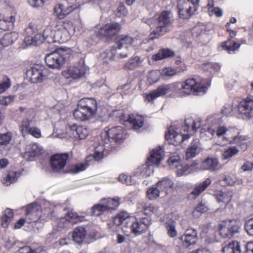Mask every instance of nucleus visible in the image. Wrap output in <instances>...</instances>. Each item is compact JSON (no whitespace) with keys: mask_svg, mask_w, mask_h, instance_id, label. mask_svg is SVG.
<instances>
[{"mask_svg":"<svg viewBox=\"0 0 253 253\" xmlns=\"http://www.w3.org/2000/svg\"><path fill=\"white\" fill-rule=\"evenodd\" d=\"M202 125L201 120L196 119L193 120L192 118H188L185 120V125L182 126V130L184 132H187V134H179L173 127L170 126L165 134V138L167 140H171L173 139L177 143H180L185 139L190 137V135L193 133L199 128Z\"/></svg>","mask_w":253,"mask_h":253,"instance_id":"nucleus-1","label":"nucleus"},{"mask_svg":"<svg viewBox=\"0 0 253 253\" xmlns=\"http://www.w3.org/2000/svg\"><path fill=\"white\" fill-rule=\"evenodd\" d=\"M97 109L96 101L92 98L81 100L73 113L75 118L78 120L85 121L93 117Z\"/></svg>","mask_w":253,"mask_h":253,"instance_id":"nucleus-2","label":"nucleus"},{"mask_svg":"<svg viewBox=\"0 0 253 253\" xmlns=\"http://www.w3.org/2000/svg\"><path fill=\"white\" fill-rule=\"evenodd\" d=\"M157 19L158 26L149 35V39L151 40L159 38L167 33L168 27L173 21L171 13L169 11H163Z\"/></svg>","mask_w":253,"mask_h":253,"instance_id":"nucleus-3","label":"nucleus"},{"mask_svg":"<svg viewBox=\"0 0 253 253\" xmlns=\"http://www.w3.org/2000/svg\"><path fill=\"white\" fill-rule=\"evenodd\" d=\"M198 240L197 231L190 228L185 230L183 235L174 240L173 245L178 249L189 248L195 245Z\"/></svg>","mask_w":253,"mask_h":253,"instance_id":"nucleus-4","label":"nucleus"},{"mask_svg":"<svg viewBox=\"0 0 253 253\" xmlns=\"http://www.w3.org/2000/svg\"><path fill=\"white\" fill-rule=\"evenodd\" d=\"M69 37L68 31L64 27L58 30H52L51 28L47 27L44 29L42 34V39L48 43L64 42Z\"/></svg>","mask_w":253,"mask_h":253,"instance_id":"nucleus-5","label":"nucleus"},{"mask_svg":"<svg viewBox=\"0 0 253 253\" xmlns=\"http://www.w3.org/2000/svg\"><path fill=\"white\" fill-rule=\"evenodd\" d=\"M69 55L62 49L47 54L45 58L46 65L52 69H60L66 61Z\"/></svg>","mask_w":253,"mask_h":253,"instance_id":"nucleus-6","label":"nucleus"},{"mask_svg":"<svg viewBox=\"0 0 253 253\" xmlns=\"http://www.w3.org/2000/svg\"><path fill=\"white\" fill-rule=\"evenodd\" d=\"M163 152L161 148L153 150L151 153L150 157L148 159L147 164L139 167L137 169V173L145 177L150 175V163L158 166L163 159Z\"/></svg>","mask_w":253,"mask_h":253,"instance_id":"nucleus-7","label":"nucleus"},{"mask_svg":"<svg viewBox=\"0 0 253 253\" xmlns=\"http://www.w3.org/2000/svg\"><path fill=\"white\" fill-rule=\"evenodd\" d=\"M49 74L48 70L43 66L35 65L27 71L26 75L33 83H41L45 80Z\"/></svg>","mask_w":253,"mask_h":253,"instance_id":"nucleus-8","label":"nucleus"},{"mask_svg":"<svg viewBox=\"0 0 253 253\" xmlns=\"http://www.w3.org/2000/svg\"><path fill=\"white\" fill-rule=\"evenodd\" d=\"M181 88L185 95L192 93L195 95L204 94L207 89L203 84L198 83L193 78L186 80L181 84Z\"/></svg>","mask_w":253,"mask_h":253,"instance_id":"nucleus-9","label":"nucleus"},{"mask_svg":"<svg viewBox=\"0 0 253 253\" xmlns=\"http://www.w3.org/2000/svg\"><path fill=\"white\" fill-rule=\"evenodd\" d=\"M120 204L119 198H108L103 201L102 204L94 205L91 209L92 212L95 216H99L102 213L110 210H115Z\"/></svg>","mask_w":253,"mask_h":253,"instance_id":"nucleus-10","label":"nucleus"},{"mask_svg":"<svg viewBox=\"0 0 253 253\" xmlns=\"http://www.w3.org/2000/svg\"><path fill=\"white\" fill-rule=\"evenodd\" d=\"M68 153L56 154L52 156L50 159V164L52 170L54 172L66 173L64 168L68 159Z\"/></svg>","mask_w":253,"mask_h":253,"instance_id":"nucleus-11","label":"nucleus"},{"mask_svg":"<svg viewBox=\"0 0 253 253\" xmlns=\"http://www.w3.org/2000/svg\"><path fill=\"white\" fill-rule=\"evenodd\" d=\"M197 0H178L177 8L180 18L185 19L193 14L196 10Z\"/></svg>","mask_w":253,"mask_h":253,"instance_id":"nucleus-12","label":"nucleus"},{"mask_svg":"<svg viewBox=\"0 0 253 253\" xmlns=\"http://www.w3.org/2000/svg\"><path fill=\"white\" fill-rule=\"evenodd\" d=\"M121 30V25L118 23L107 24L99 30V34L102 37L110 38L116 36Z\"/></svg>","mask_w":253,"mask_h":253,"instance_id":"nucleus-13","label":"nucleus"},{"mask_svg":"<svg viewBox=\"0 0 253 253\" xmlns=\"http://www.w3.org/2000/svg\"><path fill=\"white\" fill-rule=\"evenodd\" d=\"M238 111L244 119L253 117V100L247 98L241 101L239 105Z\"/></svg>","mask_w":253,"mask_h":253,"instance_id":"nucleus-14","label":"nucleus"},{"mask_svg":"<svg viewBox=\"0 0 253 253\" xmlns=\"http://www.w3.org/2000/svg\"><path fill=\"white\" fill-rule=\"evenodd\" d=\"M201 168L203 170L213 172L218 170L221 168V165L217 158L208 157L203 161Z\"/></svg>","mask_w":253,"mask_h":253,"instance_id":"nucleus-15","label":"nucleus"},{"mask_svg":"<svg viewBox=\"0 0 253 253\" xmlns=\"http://www.w3.org/2000/svg\"><path fill=\"white\" fill-rule=\"evenodd\" d=\"M85 72V67L82 65H79L77 67H70L67 70L63 72V75L66 78H72L76 79L83 77Z\"/></svg>","mask_w":253,"mask_h":253,"instance_id":"nucleus-16","label":"nucleus"},{"mask_svg":"<svg viewBox=\"0 0 253 253\" xmlns=\"http://www.w3.org/2000/svg\"><path fill=\"white\" fill-rule=\"evenodd\" d=\"M120 120L125 122H129L132 125L134 130H138L142 127L144 123V119L141 116L133 117L130 115L122 114L120 116Z\"/></svg>","mask_w":253,"mask_h":253,"instance_id":"nucleus-17","label":"nucleus"},{"mask_svg":"<svg viewBox=\"0 0 253 253\" xmlns=\"http://www.w3.org/2000/svg\"><path fill=\"white\" fill-rule=\"evenodd\" d=\"M32 123V121L28 118L24 119L20 125L21 131L23 134L28 132L36 138H39L41 136L40 130L37 127H30Z\"/></svg>","mask_w":253,"mask_h":253,"instance_id":"nucleus-18","label":"nucleus"},{"mask_svg":"<svg viewBox=\"0 0 253 253\" xmlns=\"http://www.w3.org/2000/svg\"><path fill=\"white\" fill-rule=\"evenodd\" d=\"M18 34L16 32L7 33L3 34L0 31V51L4 47L11 45L18 38Z\"/></svg>","mask_w":253,"mask_h":253,"instance_id":"nucleus-19","label":"nucleus"},{"mask_svg":"<svg viewBox=\"0 0 253 253\" xmlns=\"http://www.w3.org/2000/svg\"><path fill=\"white\" fill-rule=\"evenodd\" d=\"M168 84H163L160 85L156 90H153L146 96V99L149 102L153 101L154 99L165 95L169 92Z\"/></svg>","mask_w":253,"mask_h":253,"instance_id":"nucleus-20","label":"nucleus"},{"mask_svg":"<svg viewBox=\"0 0 253 253\" xmlns=\"http://www.w3.org/2000/svg\"><path fill=\"white\" fill-rule=\"evenodd\" d=\"M129 216L126 211L119 213L113 219V222L117 226L123 225L122 229L125 230V226L127 228L129 225Z\"/></svg>","mask_w":253,"mask_h":253,"instance_id":"nucleus-21","label":"nucleus"},{"mask_svg":"<svg viewBox=\"0 0 253 253\" xmlns=\"http://www.w3.org/2000/svg\"><path fill=\"white\" fill-rule=\"evenodd\" d=\"M86 235L85 228L82 226L76 228L73 233L72 238L73 241L79 245H81L84 241Z\"/></svg>","mask_w":253,"mask_h":253,"instance_id":"nucleus-22","label":"nucleus"},{"mask_svg":"<svg viewBox=\"0 0 253 253\" xmlns=\"http://www.w3.org/2000/svg\"><path fill=\"white\" fill-rule=\"evenodd\" d=\"M73 10L72 6L65 7L63 4H59L55 6L54 13L58 19H62Z\"/></svg>","mask_w":253,"mask_h":253,"instance_id":"nucleus-23","label":"nucleus"},{"mask_svg":"<svg viewBox=\"0 0 253 253\" xmlns=\"http://www.w3.org/2000/svg\"><path fill=\"white\" fill-rule=\"evenodd\" d=\"M200 152V141L196 139L193 141L190 147L187 149L186 153L187 160L193 158Z\"/></svg>","mask_w":253,"mask_h":253,"instance_id":"nucleus-24","label":"nucleus"},{"mask_svg":"<svg viewBox=\"0 0 253 253\" xmlns=\"http://www.w3.org/2000/svg\"><path fill=\"white\" fill-rule=\"evenodd\" d=\"M223 253H241L240 245L237 241H232L222 245Z\"/></svg>","mask_w":253,"mask_h":253,"instance_id":"nucleus-25","label":"nucleus"},{"mask_svg":"<svg viewBox=\"0 0 253 253\" xmlns=\"http://www.w3.org/2000/svg\"><path fill=\"white\" fill-rule=\"evenodd\" d=\"M15 20V17L13 16L0 18V31L3 33V31L12 29L14 26Z\"/></svg>","mask_w":253,"mask_h":253,"instance_id":"nucleus-26","label":"nucleus"},{"mask_svg":"<svg viewBox=\"0 0 253 253\" xmlns=\"http://www.w3.org/2000/svg\"><path fill=\"white\" fill-rule=\"evenodd\" d=\"M42 151V148L38 144H33L30 146L29 151L25 152L24 157L32 161L35 157L41 154Z\"/></svg>","mask_w":253,"mask_h":253,"instance_id":"nucleus-27","label":"nucleus"},{"mask_svg":"<svg viewBox=\"0 0 253 253\" xmlns=\"http://www.w3.org/2000/svg\"><path fill=\"white\" fill-rule=\"evenodd\" d=\"M122 127L118 126L112 127L108 131H105L101 134V137L104 139V142L107 144L110 140L112 141L115 138V136L119 132L122 131Z\"/></svg>","mask_w":253,"mask_h":253,"instance_id":"nucleus-28","label":"nucleus"},{"mask_svg":"<svg viewBox=\"0 0 253 253\" xmlns=\"http://www.w3.org/2000/svg\"><path fill=\"white\" fill-rule=\"evenodd\" d=\"M117 48L115 47L112 46L106 49L103 52L100 56L104 63H108L115 59L116 57Z\"/></svg>","mask_w":253,"mask_h":253,"instance_id":"nucleus-29","label":"nucleus"},{"mask_svg":"<svg viewBox=\"0 0 253 253\" xmlns=\"http://www.w3.org/2000/svg\"><path fill=\"white\" fill-rule=\"evenodd\" d=\"M174 55V52L171 49L168 48H162L159 50L157 53L153 55L152 59L158 61L173 57Z\"/></svg>","mask_w":253,"mask_h":253,"instance_id":"nucleus-30","label":"nucleus"},{"mask_svg":"<svg viewBox=\"0 0 253 253\" xmlns=\"http://www.w3.org/2000/svg\"><path fill=\"white\" fill-rule=\"evenodd\" d=\"M116 42H118V46H125L126 48L133 49L131 46L133 42V39L127 35H122L121 36L118 37L116 39Z\"/></svg>","mask_w":253,"mask_h":253,"instance_id":"nucleus-31","label":"nucleus"},{"mask_svg":"<svg viewBox=\"0 0 253 253\" xmlns=\"http://www.w3.org/2000/svg\"><path fill=\"white\" fill-rule=\"evenodd\" d=\"M211 180L210 178L206 179L201 184L196 186L193 191L190 193L191 195H193V198L199 196L200 194L203 192L209 185L211 183Z\"/></svg>","mask_w":253,"mask_h":253,"instance_id":"nucleus-32","label":"nucleus"},{"mask_svg":"<svg viewBox=\"0 0 253 253\" xmlns=\"http://www.w3.org/2000/svg\"><path fill=\"white\" fill-rule=\"evenodd\" d=\"M173 185L172 181L170 179H164L159 181L156 184L157 187L160 189V192L165 191L166 194L167 190L171 188Z\"/></svg>","mask_w":253,"mask_h":253,"instance_id":"nucleus-33","label":"nucleus"},{"mask_svg":"<svg viewBox=\"0 0 253 253\" xmlns=\"http://www.w3.org/2000/svg\"><path fill=\"white\" fill-rule=\"evenodd\" d=\"M140 63V57L136 56L129 59L124 65V68L125 69L133 70L138 67Z\"/></svg>","mask_w":253,"mask_h":253,"instance_id":"nucleus-34","label":"nucleus"},{"mask_svg":"<svg viewBox=\"0 0 253 253\" xmlns=\"http://www.w3.org/2000/svg\"><path fill=\"white\" fill-rule=\"evenodd\" d=\"M219 233L220 235L224 238H231L232 235L228 228L227 222H224L219 225Z\"/></svg>","mask_w":253,"mask_h":253,"instance_id":"nucleus-35","label":"nucleus"},{"mask_svg":"<svg viewBox=\"0 0 253 253\" xmlns=\"http://www.w3.org/2000/svg\"><path fill=\"white\" fill-rule=\"evenodd\" d=\"M13 216V213L11 210L7 209L5 210L3 216L1 220V225L6 228L11 221Z\"/></svg>","mask_w":253,"mask_h":253,"instance_id":"nucleus-36","label":"nucleus"},{"mask_svg":"<svg viewBox=\"0 0 253 253\" xmlns=\"http://www.w3.org/2000/svg\"><path fill=\"white\" fill-rule=\"evenodd\" d=\"M84 217L79 216L76 212L70 211L68 212L65 216V220L69 222H72L74 223H78L84 221Z\"/></svg>","mask_w":253,"mask_h":253,"instance_id":"nucleus-37","label":"nucleus"},{"mask_svg":"<svg viewBox=\"0 0 253 253\" xmlns=\"http://www.w3.org/2000/svg\"><path fill=\"white\" fill-rule=\"evenodd\" d=\"M25 33L26 34L24 39V41L26 44H33L34 38L33 35L34 34V27L31 25H29L28 27L25 29Z\"/></svg>","mask_w":253,"mask_h":253,"instance_id":"nucleus-38","label":"nucleus"},{"mask_svg":"<svg viewBox=\"0 0 253 253\" xmlns=\"http://www.w3.org/2000/svg\"><path fill=\"white\" fill-rule=\"evenodd\" d=\"M128 226L131 228L132 232L135 235L140 234L146 230L140 221H137L130 223Z\"/></svg>","mask_w":253,"mask_h":253,"instance_id":"nucleus-39","label":"nucleus"},{"mask_svg":"<svg viewBox=\"0 0 253 253\" xmlns=\"http://www.w3.org/2000/svg\"><path fill=\"white\" fill-rule=\"evenodd\" d=\"M228 228L231 232L232 237L239 232L241 223L239 221L236 220H232L227 222Z\"/></svg>","mask_w":253,"mask_h":253,"instance_id":"nucleus-40","label":"nucleus"},{"mask_svg":"<svg viewBox=\"0 0 253 253\" xmlns=\"http://www.w3.org/2000/svg\"><path fill=\"white\" fill-rule=\"evenodd\" d=\"M166 228L167 229L168 236L171 238H175L177 235V232L175 228V223L174 222L166 223Z\"/></svg>","mask_w":253,"mask_h":253,"instance_id":"nucleus-41","label":"nucleus"},{"mask_svg":"<svg viewBox=\"0 0 253 253\" xmlns=\"http://www.w3.org/2000/svg\"><path fill=\"white\" fill-rule=\"evenodd\" d=\"M12 137V134L10 132L0 134V146L7 145L9 144Z\"/></svg>","mask_w":253,"mask_h":253,"instance_id":"nucleus-42","label":"nucleus"},{"mask_svg":"<svg viewBox=\"0 0 253 253\" xmlns=\"http://www.w3.org/2000/svg\"><path fill=\"white\" fill-rule=\"evenodd\" d=\"M160 192V189L156 185L148 190L147 197L151 200H155L159 196Z\"/></svg>","mask_w":253,"mask_h":253,"instance_id":"nucleus-43","label":"nucleus"},{"mask_svg":"<svg viewBox=\"0 0 253 253\" xmlns=\"http://www.w3.org/2000/svg\"><path fill=\"white\" fill-rule=\"evenodd\" d=\"M126 50L125 46H119L117 49L116 57L118 58H124L128 56V55L130 54V52L132 49L127 48Z\"/></svg>","mask_w":253,"mask_h":253,"instance_id":"nucleus-44","label":"nucleus"},{"mask_svg":"<svg viewBox=\"0 0 253 253\" xmlns=\"http://www.w3.org/2000/svg\"><path fill=\"white\" fill-rule=\"evenodd\" d=\"M16 173L15 172H11L7 174L6 176L2 180V183L8 186L17 180Z\"/></svg>","mask_w":253,"mask_h":253,"instance_id":"nucleus-45","label":"nucleus"},{"mask_svg":"<svg viewBox=\"0 0 253 253\" xmlns=\"http://www.w3.org/2000/svg\"><path fill=\"white\" fill-rule=\"evenodd\" d=\"M16 173L15 172H11L7 174L6 176L2 180V183L8 186L17 180Z\"/></svg>","mask_w":253,"mask_h":253,"instance_id":"nucleus-46","label":"nucleus"},{"mask_svg":"<svg viewBox=\"0 0 253 253\" xmlns=\"http://www.w3.org/2000/svg\"><path fill=\"white\" fill-rule=\"evenodd\" d=\"M240 46V44L233 42L230 40L224 43L223 47L227 50L229 52L234 51Z\"/></svg>","mask_w":253,"mask_h":253,"instance_id":"nucleus-47","label":"nucleus"},{"mask_svg":"<svg viewBox=\"0 0 253 253\" xmlns=\"http://www.w3.org/2000/svg\"><path fill=\"white\" fill-rule=\"evenodd\" d=\"M216 199L218 202L228 203L231 200V195L229 194L219 191L216 195Z\"/></svg>","mask_w":253,"mask_h":253,"instance_id":"nucleus-48","label":"nucleus"},{"mask_svg":"<svg viewBox=\"0 0 253 253\" xmlns=\"http://www.w3.org/2000/svg\"><path fill=\"white\" fill-rule=\"evenodd\" d=\"M88 134L89 130L87 127L82 126H78L77 137L79 138L80 139H84L88 136Z\"/></svg>","mask_w":253,"mask_h":253,"instance_id":"nucleus-49","label":"nucleus"},{"mask_svg":"<svg viewBox=\"0 0 253 253\" xmlns=\"http://www.w3.org/2000/svg\"><path fill=\"white\" fill-rule=\"evenodd\" d=\"M42 249L40 248L32 249L29 246H24L20 248L15 253H41Z\"/></svg>","mask_w":253,"mask_h":253,"instance_id":"nucleus-50","label":"nucleus"},{"mask_svg":"<svg viewBox=\"0 0 253 253\" xmlns=\"http://www.w3.org/2000/svg\"><path fill=\"white\" fill-rule=\"evenodd\" d=\"M239 152V150L235 147H232L228 149L222 154V159L224 160L230 158L235 155Z\"/></svg>","mask_w":253,"mask_h":253,"instance_id":"nucleus-51","label":"nucleus"},{"mask_svg":"<svg viewBox=\"0 0 253 253\" xmlns=\"http://www.w3.org/2000/svg\"><path fill=\"white\" fill-rule=\"evenodd\" d=\"M87 166L86 163L75 165L71 167L70 171L72 173H77L85 170Z\"/></svg>","mask_w":253,"mask_h":253,"instance_id":"nucleus-52","label":"nucleus"},{"mask_svg":"<svg viewBox=\"0 0 253 253\" xmlns=\"http://www.w3.org/2000/svg\"><path fill=\"white\" fill-rule=\"evenodd\" d=\"M168 163L172 168H177L180 164V157L178 156H172L168 160Z\"/></svg>","mask_w":253,"mask_h":253,"instance_id":"nucleus-53","label":"nucleus"},{"mask_svg":"<svg viewBox=\"0 0 253 253\" xmlns=\"http://www.w3.org/2000/svg\"><path fill=\"white\" fill-rule=\"evenodd\" d=\"M77 129H78V126L75 124L69 126L66 128V133L68 134L70 137H77Z\"/></svg>","mask_w":253,"mask_h":253,"instance_id":"nucleus-54","label":"nucleus"},{"mask_svg":"<svg viewBox=\"0 0 253 253\" xmlns=\"http://www.w3.org/2000/svg\"><path fill=\"white\" fill-rule=\"evenodd\" d=\"M40 206L36 203H32L29 205L26 208V214L28 215L34 212H37L40 209Z\"/></svg>","mask_w":253,"mask_h":253,"instance_id":"nucleus-55","label":"nucleus"},{"mask_svg":"<svg viewBox=\"0 0 253 253\" xmlns=\"http://www.w3.org/2000/svg\"><path fill=\"white\" fill-rule=\"evenodd\" d=\"M158 207L157 206L150 205L144 208V213L145 215H149L151 213L158 214Z\"/></svg>","mask_w":253,"mask_h":253,"instance_id":"nucleus-56","label":"nucleus"},{"mask_svg":"<svg viewBox=\"0 0 253 253\" xmlns=\"http://www.w3.org/2000/svg\"><path fill=\"white\" fill-rule=\"evenodd\" d=\"M245 228L249 235L253 236V218L246 221Z\"/></svg>","mask_w":253,"mask_h":253,"instance_id":"nucleus-57","label":"nucleus"},{"mask_svg":"<svg viewBox=\"0 0 253 253\" xmlns=\"http://www.w3.org/2000/svg\"><path fill=\"white\" fill-rule=\"evenodd\" d=\"M119 180L126 185H131L133 183L132 181L131 177L126 175L121 174L118 177Z\"/></svg>","mask_w":253,"mask_h":253,"instance_id":"nucleus-58","label":"nucleus"},{"mask_svg":"<svg viewBox=\"0 0 253 253\" xmlns=\"http://www.w3.org/2000/svg\"><path fill=\"white\" fill-rule=\"evenodd\" d=\"M14 99V96L12 95L0 96V104L6 106L13 101Z\"/></svg>","mask_w":253,"mask_h":253,"instance_id":"nucleus-59","label":"nucleus"},{"mask_svg":"<svg viewBox=\"0 0 253 253\" xmlns=\"http://www.w3.org/2000/svg\"><path fill=\"white\" fill-rule=\"evenodd\" d=\"M192 166H190L191 167ZM190 166L188 165H185L184 167H181V168L177 169L176 173L178 176H181L184 175H187L189 173L188 169Z\"/></svg>","mask_w":253,"mask_h":253,"instance_id":"nucleus-60","label":"nucleus"},{"mask_svg":"<svg viewBox=\"0 0 253 253\" xmlns=\"http://www.w3.org/2000/svg\"><path fill=\"white\" fill-rule=\"evenodd\" d=\"M127 11L124 3H121L118 6L117 11L116 14L118 16L121 17L125 16L126 14Z\"/></svg>","mask_w":253,"mask_h":253,"instance_id":"nucleus-61","label":"nucleus"},{"mask_svg":"<svg viewBox=\"0 0 253 253\" xmlns=\"http://www.w3.org/2000/svg\"><path fill=\"white\" fill-rule=\"evenodd\" d=\"M176 73V71L172 68H166L162 71L163 75L169 77L175 75Z\"/></svg>","mask_w":253,"mask_h":253,"instance_id":"nucleus-62","label":"nucleus"},{"mask_svg":"<svg viewBox=\"0 0 253 253\" xmlns=\"http://www.w3.org/2000/svg\"><path fill=\"white\" fill-rule=\"evenodd\" d=\"M168 87L170 92H177L181 89L180 84L178 83H173L172 84H168Z\"/></svg>","mask_w":253,"mask_h":253,"instance_id":"nucleus-63","label":"nucleus"},{"mask_svg":"<svg viewBox=\"0 0 253 253\" xmlns=\"http://www.w3.org/2000/svg\"><path fill=\"white\" fill-rule=\"evenodd\" d=\"M140 222L146 230L149 228L152 223L151 219L150 217H142L141 218Z\"/></svg>","mask_w":253,"mask_h":253,"instance_id":"nucleus-64","label":"nucleus"}]
</instances>
